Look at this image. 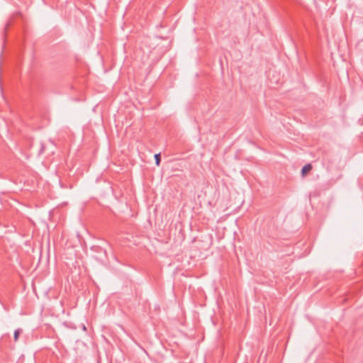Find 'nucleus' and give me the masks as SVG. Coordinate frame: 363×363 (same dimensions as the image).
Segmentation results:
<instances>
[{"label":"nucleus","instance_id":"obj_1","mask_svg":"<svg viewBox=\"0 0 363 363\" xmlns=\"http://www.w3.org/2000/svg\"><path fill=\"white\" fill-rule=\"evenodd\" d=\"M94 249V247L92 248ZM94 249L99 252H100L101 255L100 256H98L96 257V259H98L101 262H104V258L106 257V250H103L102 248L99 247H95Z\"/></svg>","mask_w":363,"mask_h":363},{"label":"nucleus","instance_id":"obj_2","mask_svg":"<svg viewBox=\"0 0 363 363\" xmlns=\"http://www.w3.org/2000/svg\"><path fill=\"white\" fill-rule=\"evenodd\" d=\"M311 169H312V165L311 164H307L305 166H303V167L301 169V174H302V176L304 177L305 174L308 172L311 171Z\"/></svg>","mask_w":363,"mask_h":363},{"label":"nucleus","instance_id":"obj_3","mask_svg":"<svg viewBox=\"0 0 363 363\" xmlns=\"http://www.w3.org/2000/svg\"><path fill=\"white\" fill-rule=\"evenodd\" d=\"M23 330L21 329V328H18V329H16L15 331H14V334H13V339H14V341L16 342L18 341V337H19V335L21 333H22Z\"/></svg>","mask_w":363,"mask_h":363},{"label":"nucleus","instance_id":"obj_4","mask_svg":"<svg viewBox=\"0 0 363 363\" xmlns=\"http://www.w3.org/2000/svg\"><path fill=\"white\" fill-rule=\"evenodd\" d=\"M155 164L159 166L160 164V153H157L155 155Z\"/></svg>","mask_w":363,"mask_h":363},{"label":"nucleus","instance_id":"obj_5","mask_svg":"<svg viewBox=\"0 0 363 363\" xmlns=\"http://www.w3.org/2000/svg\"><path fill=\"white\" fill-rule=\"evenodd\" d=\"M45 150V145L41 143V147H40V154L43 153Z\"/></svg>","mask_w":363,"mask_h":363}]
</instances>
